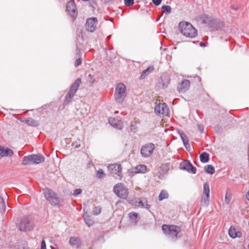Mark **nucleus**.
I'll use <instances>...</instances> for the list:
<instances>
[{
	"mask_svg": "<svg viewBox=\"0 0 249 249\" xmlns=\"http://www.w3.org/2000/svg\"><path fill=\"white\" fill-rule=\"evenodd\" d=\"M178 28L180 33L187 37L194 38L197 35V30L188 22H179Z\"/></svg>",
	"mask_w": 249,
	"mask_h": 249,
	"instance_id": "1",
	"label": "nucleus"
},
{
	"mask_svg": "<svg viewBox=\"0 0 249 249\" xmlns=\"http://www.w3.org/2000/svg\"><path fill=\"white\" fill-rule=\"evenodd\" d=\"M162 230L166 236L173 241L177 239V235L181 231L180 227L178 226L175 225L168 226L167 225H163Z\"/></svg>",
	"mask_w": 249,
	"mask_h": 249,
	"instance_id": "2",
	"label": "nucleus"
},
{
	"mask_svg": "<svg viewBox=\"0 0 249 249\" xmlns=\"http://www.w3.org/2000/svg\"><path fill=\"white\" fill-rule=\"evenodd\" d=\"M126 96L125 86L122 83L118 84L115 88L114 98L116 102L122 103Z\"/></svg>",
	"mask_w": 249,
	"mask_h": 249,
	"instance_id": "3",
	"label": "nucleus"
},
{
	"mask_svg": "<svg viewBox=\"0 0 249 249\" xmlns=\"http://www.w3.org/2000/svg\"><path fill=\"white\" fill-rule=\"evenodd\" d=\"M45 158L40 154H32L25 156L22 160L23 165H31L32 164H39L44 162Z\"/></svg>",
	"mask_w": 249,
	"mask_h": 249,
	"instance_id": "4",
	"label": "nucleus"
},
{
	"mask_svg": "<svg viewBox=\"0 0 249 249\" xmlns=\"http://www.w3.org/2000/svg\"><path fill=\"white\" fill-rule=\"evenodd\" d=\"M81 83V79L77 78L71 85L68 92L65 96V99L64 102L65 105H67L71 101V99L76 92Z\"/></svg>",
	"mask_w": 249,
	"mask_h": 249,
	"instance_id": "5",
	"label": "nucleus"
},
{
	"mask_svg": "<svg viewBox=\"0 0 249 249\" xmlns=\"http://www.w3.org/2000/svg\"><path fill=\"white\" fill-rule=\"evenodd\" d=\"M18 230L22 231H32L33 229V224L30 218L24 216L20 218L17 224Z\"/></svg>",
	"mask_w": 249,
	"mask_h": 249,
	"instance_id": "6",
	"label": "nucleus"
},
{
	"mask_svg": "<svg viewBox=\"0 0 249 249\" xmlns=\"http://www.w3.org/2000/svg\"><path fill=\"white\" fill-rule=\"evenodd\" d=\"M44 195L45 199L48 201L51 205L57 206L59 203V198L56 194L51 189L46 188L44 190Z\"/></svg>",
	"mask_w": 249,
	"mask_h": 249,
	"instance_id": "7",
	"label": "nucleus"
},
{
	"mask_svg": "<svg viewBox=\"0 0 249 249\" xmlns=\"http://www.w3.org/2000/svg\"><path fill=\"white\" fill-rule=\"evenodd\" d=\"M113 191L116 196L122 199H126L128 195V189L122 183L115 185Z\"/></svg>",
	"mask_w": 249,
	"mask_h": 249,
	"instance_id": "8",
	"label": "nucleus"
},
{
	"mask_svg": "<svg viewBox=\"0 0 249 249\" xmlns=\"http://www.w3.org/2000/svg\"><path fill=\"white\" fill-rule=\"evenodd\" d=\"M210 187L208 182L204 183L203 189V196L201 197V204L205 206H207L210 201Z\"/></svg>",
	"mask_w": 249,
	"mask_h": 249,
	"instance_id": "9",
	"label": "nucleus"
},
{
	"mask_svg": "<svg viewBox=\"0 0 249 249\" xmlns=\"http://www.w3.org/2000/svg\"><path fill=\"white\" fill-rule=\"evenodd\" d=\"M155 145L153 143H146L142 147L141 154L143 157H149L153 153Z\"/></svg>",
	"mask_w": 249,
	"mask_h": 249,
	"instance_id": "10",
	"label": "nucleus"
},
{
	"mask_svg": "<svg viewBox=\"0 0 249 249\" xmlns=\"http://www.w3.org/2000/svg\"><path fill=\"white\" fill-rule=\"evenodd\" d=\"M155 112L160 116H167L169 113V108L165 103H159L155 106Z\"/></svg>",
	"mask_w": 249,
	"mask_h": 249,
	"instance_id": "11",
	"label": "nucleus"
},
{
	"mask_svg": "<svg viewBox=\"0 0 249 249\" xmlns=\"http://www.w3.org/2000/svg\"><path fill=\"white\" fill-rule=\"evenodd\" d=\"M179 168L192 174H196V168L188 160H184L181 162L179 164Z\"/></svg>",
	"mask_w": 249,
	"mask_h": 249,
	"instance_id": "12",
	"label": "nucleus"
},
{
	"mask_svg": "<svg viewBox=\"0 0 249 249\" xmlns=\"http://www.w3.org/2000/svg\"><path fill=\"white\" fill-rule=\"evenodd\" d=\"M97 23L98 20L96 18H88L85 25L87 30L91 33L94 32L96 30Z\"/></svg>",
	"mask_w": 249,
	"mask_h": 249,
	"instance_id": "13",
	"label": "nucleus"
},
{
	"mask_svg": "<svg viewBox=\"0 0 249 249\" xmlns=\"http://www.w3.org/2000/svg\"><path fill=\"white\" fill-rule=\"evenodd\" d=\"M107 169L112 174L117 175L120 178L122 177V167L120 164H111L108 165Z\"/></svg>",
	"mask_w": 249,
	"mask_h": 249,
	"instance_id": "14",
	"label": "nucleus"
},
{
	"mask_svg": "<svg viewBox=\"0 0 249 249\" xmlns=\"http://www.w3.org/2000/svg\"><path fill=\"white\" fill-rule=\"evenodd\" d=\"M66 9L68 14L71 17H75L77 16V12L76 11V5L73 1H69L66 5Z\"/></svg>",
	"mask_w": 249,
	"mask_h": 249,
	"instance_id": "15",
	"label": "nucleus"
},
{
	"mask_svg": "<svg viewBox=\"0 0 249 249\" xmlns=\"http://www.w3.org/2000/svg\"><path fill=\"white\" fill-rule=\"evenodd\" d=\"M109 123L114 128L121 130L123 128V123L119 118H109Z\"/></svg>",
	"mask_w": 249,
	"mask_h": 249,
	"instance_id": "16",
	"label": "nucleus"
},
{
	"mask_svg": "<svg viewBox=\"0 0 249 249\" xmlns=\"http://www.w3.org/2000/svg\"><path fill=\"white\" fill-rule=\"evenodd\" d=\"M190 85L189 80L186 79L183 80L178 86V91L180 93H185L188 90Z\"/></svg>",
	"mask_w": 249,
	"mask_h": 249,
	"instance_id": "17",
	"label": "nucleus"
},
{
	"mask_svg": "<svg viewBox=\"0 0 249 249\" xmlns=\"http://www.w3.org/2000/svg\"><path fill=\"white\" fill-rule=\"evenodd\" d=\"M69 243L71 246L75 247L77 249L80 248L82 245L81 239L75 236L71 237Z\"/></svg>",
	"mask_w": 249,
	"mask_h": 249,
	"instance_id": "18",
	"label": "nucleus"
},
{
	"mask_svg": "<svg viewBox=\"0 0 249 249\" xmlns=\"http://www.w3.org/2000/svg\"><path fill=\"white\" fill-rule=\"evenodd\" d=\"M128 217L129 222L132 224H136L140 220L138 213L134 212L129 213Z\"/></svg>",
	"mask_w": 249,
	"mask_h": 249,
	"instance_id": "19",
	"label": "nucleus"
},
{
	"mask_svg": "<svg viewBox=\"0 0 249 249\" xmlns=\"http://www.w3.org/2000/svg\"><path fill=\"white\" fill-rule=\"evenodd\" d=\"M229 235L231 238H235L241 237L242 233L235 228L231 227L229 230Z\"/></svg>",
	"mask_w": 249,
	"mask_h": 249,
	"instance_id": "20",
	"label": "nucleus"
},
{
	"mask_svg": "<svg viewBox=\"0 0 249 249\" xmlns=\"http://www.w3.org/2000/svg\"><path fill=\"white\" fill-rule=\"evenodd\" d=\"M178 133L183 142L184 146L187 150H188V149L190 148V145L189 142L188 137L183 132L179 131Z\"/></svg>",
	"mask_w": 249,
	"mask_h": 249,
	"instance_id": "21",
	"label": "nucleus"
},
{
	"mask_svg": "<svg viewBox=\"0 0 249 249\" xmlns=\"http://www.w3.org/2000/svg\"><path fill=\"white\" fill-rule=\"evenodd\" d=\"M21 121L32 126H37L39 125L38 122L32 118H27Z\"/></svg>",
	"mask_w": 249,
	"mask_h": 249,
	"instance_id": "22",
	"label": "nucleus"
},
{
	"mask_svg": "<svg viewBox=\"0 0 249 249\" xmlns=\"http://www.w3.org/2000/svg\"><path fill=\"white\" fill-rule=\"evenodd\" d=\"M170 77L168 76H162L160 77V84L162 85V88H166L167 87L170 82Z\"/></svg>",
	"mask_w": 249,
	"mask_h": 249,
	"instance_id": "23",
	"label": "nucleus"
},
{
	"mask_svg": "<svg viewBox=\"0 0 249 249\" xmlns=\"http://www.w3.org/2000/svg\"><path fill=\"white\" fill-rule=\"evenodd\" d=\"M146 169V166L145 165H139L133 169V172L135 173H144Z\"/></svg>",
	"mask_w": 249,
	"mask_h": 249,
	"instance_id": "24",
	"label": "nucleus"
},
{
	"mask_svg": "<svg viewBox=\"0 0 249 249\" xmlns=\"http://www.w3.org/2000/svg\"><path fill=\"white\" fill-rule=\"evenodd\" d=\"M83 217L84 219V221L86 225L88 227H90V226H92L93 224L94 223L93 220L91 219L90 218L88 214L87 213H85L83 214Z\"/></svg>",
	"mask_w": 249,
	"mask_h": 249,
	"instance_id": "25",
	"label": "nucleus"
},
{
	"mask_svg": "<svg viewBox=\"0 0 249 249\" xmlns=\"http://www.w3.org/2000/svg\"><path fill=\"white\" fill-rule=\"evenodd\" d=\"M154 70V67L153 66H149L145 70H143L140 76V79H143L150 72Z\"/></svg>",
	"mask_w": 249,
	"mask_h": 249,
	"instance_id": "26",
	"label": "nucleus"
},
{
	"mask_svg": "<svg viewBox=\"0 0 249 249\" xmlns=\"http://www.w3.org/2000/svg\"><path fill=\"white\" fill-rule=\"evenodd\" d=\"M200 161L202 163H206L209 160V154L207 152H202L199 156Z\"/></svg>",
	"mask_w": 249,
	"mask_h": 249,
	"instance_id": "27",
	"label": "nucleus"
},
{
	"mask_svg": "<svg viewBox=\"0 0 249 249\" xmlns=\"http://www.w3.org/2000/svg\"><path fill=\"white\" fill-rule=\"evenodd\" d=\"M205 172L209 174L213 175L215 172V169L212 165H207L204 167Z\"/></svg>",
	"mask_w": 249,
	"mask_h": 249,
	"instance_id": "28",
	"label": "nucleus"
},
{
	"mask_svg": "<svg viewBox=\"0 0 249 249\" xmlns=\"http://www.w3.org/2000/svg\"><path fill=\"white\" fill-rule=\"evenodd\" d=\"M169 167L167 164L163 165L162 170H160L158 173L159 178H160V176L161 175H162V177H163L164 175L167 173Z\"/></svg>",
	"mask_w": 249,
	"mask_h": 249,
	"instance_id": "29",
	"label": "nucleus"
},
{
	"mask_svg": "<svg viewBox=\"0 0 249 249\" xmlns=\"http://www.w3.org/2000/svg\"><path fill=\"white\" fill-rule=\"evenodd\" d=\"M168 196L169 195L167 191L165 190H161L159 196V200L162 201L164 199L168 198Z\"/></svg>",
	"mask_w": 249,
	"mask_h": 249,
	"instance_id": "30",
	"label": "nucleus"
},
{
	"mask_svg": "<svg viewBox=\"0 0 249 249\" xmlns=\"http://www.w3.org/2000/svg\"><path fill=\"white\" fill-rule=\"evenodd\" d=\"M6 204L3 198L0 196V212L3 213L5 212Z\"/></svg>",
	"mask_w": 249,
	"mask_h": 249,
	"instance_id": "31",
	"label": "nucleus"
},
{
	"mask_svg": "<svg viewBox=\"0 0 249 249\" xmlns=\"http://www.w3.org/2000/svg\"><path fill=\"white\" fill-rule=\"evenodd\" d=\"M129 203H131L132 205H133L136 206L141 207L144 206V202L143 200H134L133 202H132L129 199L127 200Z\"/></svg>",
	"mask_w": 249,
	"mask_h": 249,
	"instance_id": "32",
	"label": "nucleus"
},
{
	"mask_svg": "<svg viewBox=\"0 0 249 249\" xmlns=\"http://www.w3.org/2000/svg\"><path fill=\"white\" fill-rule=\"evenodd\" d=\"M4 151V153H3V155H2L3 157H11L14 154L13 151L12 149H9L8 148H5L4 151Z\"/></svg>",
	"mask_w": 249,
	"mask_h": 249,
	"instance_id": "33",
	"label": "nucleus"
},
{
	"mask_svg": "<svg viewBox=\"0 0 249 249\" xmlns=\"http://www.w3.org/2000/svg\"><path fill=\"white\" fill-rule=\"evenodd\" d=\"M161 10L163 13H170L172 9L169 5H164L161 7Z\"/></svg>",
	"mask_w": 249,
	"mask_h": 249,
	"instance_id": "34",
	"label": "nucleus"
},
{
	"mask_svg": "<svg viewBox=\"0 0 249 249\" xmlns=\"http://www.w3.org/2000/svg\"><path fill=\"white\" fill-rule=\"evenodd\" d=\"M105 176V173L102 169H99L96 173V177L98 178H102Z\"/></svg>",
	"mask_w": 249,
	"mask_h": 249,
	"instance_id": "35",
	"label": "nucleus"
},
{
	"mask_svg": "<svg viewBox=\"0 0 249 249\" xmlns=\"http://www.w3.org/2000/svg\"><path fill=\"white\" fill-rule=\"evenodd\" d=\"M101 212V208L100 206L96 207L92 211V213L93 215H97L99 214Z\"/></svg>",
	"mask_w": 249,
	"mask_h": 249,
	"instance_id": "36",
	"label": "nucleus"
},
{
	"mask_svg": "<svg viewBox=\"0 0 249 249\" xmlns=\"http://www.w3.org/2000/svg\"><path fill=\"white\" fill-rule=\"evenodd\" d=\"M82 192L81 189H76L73 191L72 196L74 197H76L77 196L80 195Z\"/></svg>",
	"mask_w": 249,
	"mask_h": 249,
	"instance_id": "37",
	"label": "nucleus"
},
{
	"mask_svg": "<svg viewBox=\"0 0 249 249\" xmlns=\"http://www.w3.org/2000/svg\"><path fill=\"white\" fill-rule=\"evenodd\" d=\"M134 0H124V3L127 6H130L133 5Z\"/></svg>",
	"mask_w": 249,
	"mask_h": 249,
	"instance_id": "38",
	"label": "nucleus"
},
{
	"mask_svg": "<svg viewBox=\"0 0 249 249\" xmlns=\"http://www.w3.org/2000/svg\"><path fill=\"white\" fill-rule=\"evenodd\" d=\"M130 130L132 132H136L137 130L136 123L132 122L130 125Z\"/></svg>",
	"mask_w": 249,
	"mask_h": 249,
	"instance_id": "39",
	"label": "nucleus"
},
{
	"mask_svg": "<svg viewBox=\"0 0 249 249\" xmlns=\"http://www.w3.org/2000/svg\"><path fill=\"white\" fill-rule=\"evenodd\" d=\"M231 196L227 192L226 194V195H225V201L226 203L227 204H229L231 202Z\"/></svg>",
	"mask_w": 249,
	"mask_h": 249,
	"instance_id": "40",
	"label": "nucleus"
},
{
	"mask_svg": "<svg viewBox=\"0 0 249 249\" xmlns=\"http://www.w3.org/2000/svg\"><path fill=\"white\" fill-rule=\"evenodd\" d=\"M72 146L75 148H79L80 146V141L78 142H76L75 143H73L72 144Z\"/></svg>",
	"mask_w": 249,
	"mask_h": 249,
	"instance_id": "41",
	"label": "nucleus"
},
{
	"mask_svg": "<svg viewBox=\"0 0 249 249\" xmlns=\"http://www.w3.org/2000/svg\"><path fill=\"white\" fill-rule=\"evenodd\" d=\"M150 207H151V205L147 203V200L144 199V206H142V208H145V209L149 210Z\"/></svg>",
	"mask_w": 249,
	"mask_h": 249,
	"instance_id": "42",
	"label": "nucleus"
},
{
	"mask_svg": "<svg viewBox=\"0 0 249 249\" xmlns=\"http://www.w3.org/2000/svg\"><path fill=\"white\" fill-rule=\"evenodd\" d=\"M18 249H30L26 244L18 246Z\"/></svg>",
	"mask_w": 249,
	"mask_h": 249,
	"instance_id": "43",
	"label": "nucleus"
},
{
	"mask_svg": "<svg viewBox=\"0 0 249 249\" xmlns=\"http://www.w3.org/2000/svg\"><path fill=\"white\" fill-rule=\"evenodd\" d=\"M81 62H82V61H81V59L80 58L77 59L75 61V67L79 66V65H80L81 64Z\"/></svg>",
	"mask_w": 249,
	"mask_h": 249,
	"instance_id": "44",
	"label": "nucleus"
},
{
	"mask_svg": "<svg viewBox=\"0 0 249 249\" xmlns=\"http://www.w3.org/2000/svg\"><path fill=\"white\" fill-rule=\"evenodd\" d=\"M161 0H152V2L155 5L158 6L161 3Z\"/></svg>",
	"mask_w": 249,
	"mask_h": 249,
	"instance_id": "45",
	"label": "nucleus"
},
{
	"mask_svg": "<svg viewBox=\"0 0 249 249\" xmlns=\"http://www.w3.org/2000/svg\"><path fill=\"white\" fill-rule=\"evenodd\" d=\"M88 81L89 82L91 85L94 83V80L93 79L92 77L91 74H89L88 76Z\"/></svg>",
	"mask_w": 249,
	"mask_h": 249,
	"instance_id": "46",
	"label": "nucleus"
},
{
	"mask_svg": "<svg viewBox=\"0 0 249 249\" xmlns=\"http://www.w3.org/2000/svg\"><path fill=\"white\" fill-rule=\"evenodd\" d=\"M5 148L3 147H2L1 146H0V159L3 157V155L4 153Z\"/></svg>",
	"mask_w": 249,
	"mask_h": 249,
	"instance_id": "47",
	"label": "nucleus"
},
{
	"mask_svg": "<svg viewBox=\"0 0 249 249\" xmlns=\"http://www.w3.org/2000/svg\"><path fill=\"white\" fill-rule=\"evenodd\" d=\"M198 129L201 133L203 132L204 130V126L202 124H198L197 126Z\"/></svg>",
	"mask_w": 249,
	"mask_h": 249,
	"instance_id": "48",
	"label": "nucleus"
},
{
	"mask_svg": "<svg viewBox=\"0 0 249 249\" xmlns=\"http://www.w3.org/2000/svg\"><path fill=\"white\" fill-rule=\"evenodd\" d=\"M41 249H46V243L44 240H42L41 243Z\"/></svg>",
	"mask_w": 249,
	"mask_h": 249,
	"instance_id": "49",
	"label": "nucleus"
},
{
	"mask_svg": "<svg viewBox=\"0 0 249 249\" xmlns=\"http://www.w3.org/2000/svg\"><path fill=\"white\" fill-rule=\"evenodd\" d=\"M216 24H218V27L215 29V30H217L219 28H221L223 26V23L222 22H216Z\"/></svg>",
	"mask_w": 249,
	"mask_h": 249,
	"instance_id": "50",
	"label": "nucleus"
},
{
	"mask_svg": "<svg viewBox=\"0 0 249 249\" xmlns=\"http://www.w3.org/2000/svg\"><path fill=\"white\" fill-rule=\"evenodd\" d=\"M76 52H77V54L80 56V49L78 47H77L76 48Z\"/></svg>",
	"mask_w": 249,
	"mask_h": 249,
	"instance_id": "51",
	"label": "nucleus"
},
{
	"mask_svg": "<svg viewBox=\"0 0 249 249\" xmlns=\"http://www.w3.org/2000/svg\"><path fill=\"white\" fill-rule=\"evenodd\" d=\"M200 46L201 47H205V46H206V44L204 42H201L200 43Z\"/></svg>",
	"mask_w": 249,
	"mask_h": 249,
	"instance_id": "52",
	"label": "nucleus"
},
{
	"mask_svg": "<svg viewBox=\"0 0 249 249\" xmlns=\"http://www.w3.org/2000/svg\"><path fill=\"white\" fill-rule=\"evenodd\" d=\"M82 113L84 115H87L88 113V111L87 109H85V111L84 112H82Z\"/></svg>",
	"mask_w": 249,
	"mask_h": 249,
	"instance_id": "53",
	"label": "nucleus"
},
{
	"mask_svg": "<svg viewBox=\"0 0 249 249\" xmlns=\"http://www.w3.org/2000/svg\"><path fill=\"white\" fill-rule=\"evenodd\" d=\"M231 8L232 9L234 10H236L238 8H237V7H236L234 5H232L231 6Z\"/></svg>",
	"mask_w": 249,
	"mask_h": 249,
	"instance_id": "54",
	"label": "nucleus"
},
{
	"mask_svg": "<svg viewBox=\"0 0 249 249\" xmlns=\"http://www.w3.org/2000/svg\"><path fill=\"white\" fill-rule=\"evenodd\" d=\"M246 198L249 201V191L247 194Z\"/></svg>",
	"mask_w": 249,
	"mask_h": 249,
	"instance_id": "55",
	"label": "nucleus"
},
{
	"mask_svg": "<svg viewBox=\"0 0 249 249\" xmlns=\"http://www.w3.org/2000/svg\"><path fill=\"white\" fill-rule=\"evenodd\" d=\"M110 37H111V35L108 36L107 37V40H109V39L110 38Z\"/></svg>",
	"mask_w": 249,
	"mask_h": 249,
	"instance_id": "56",
	"label": "nucleus"
},
{
	"mask_svg": "<svg viewBox=\"0 0 249 249\" xmlns=\"http://www.w3.org/2000/svg\"><path fill=\"white\" fill-rule=\"evenodd\" d=\"M5 195H6L7 196H7V195L6 193H5Z\"/></svg>",
	"mask_w": 249,
	"mask_h": 249,
	"instance_id": "57",
	"label": "nucleus"
},
{
	"mask_svg": "<svg viewBox=\"0 0 249 249\" xmlns=\"http://www.w3.org/2000/svg\"><path fill=\"white\" fill-rule=\"evenodd\" d=\"M205 18H208L209 17L207 16V17H206Z\"/></svg>",
	"mask_w": 249,
	"mask_h": 249,
	"instance_id": "58",
	"label": "nucleus"
}]
</instances>
